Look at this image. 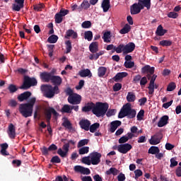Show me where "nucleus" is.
I'll use <instances>...</instances> for the list:
<instances>
[{
  "label": "nucleus",
  "instance_id": "obj_1",
  "mask_svg": "<svg viewBox=\"0 0 181 181\" xmlns=\"http://www.w3.org/2000/svg\"><path fill=\"white\" fill-rule=\"evenodd\" d=\"M62 78L58 76H52L51 78V82L52 84H54V87H52L50 85H42L41 86V90L45 92V96L47 98H52L54 97V94H59L60 92L59 90V87L62 84Z\"/></svg>",
  "mask_w": 181,
  "mask_h": 181
},
{
  "label": "nucleus",
  "instance_id": "obj_2",
  "mask_svg": "<svg viewBox=\"0 0 181 181\" xmlns=\"http://www.w3.org/2000/svg\"><path fill=\"white\" fill-rule=\"evenodd\" d=\"M36 103V98H31L28 103H23L19 105V112L25 118L32 117L33 114V106Z\"/></svg>",
  "mask_w": 181,
  "mask_h": 181
},
{
  "label": "nucleus",
  "instance_id": "obj_3",
  "mask_svg": "<svg viewBox=\"0 0 181 181\" xmlns=\"http://www.w3.org/2000/svg\"><path fill=\"white\" fill-rule=\"evenodd\" d=\"M101 162V153L93 152L88 156L82 158V163L85 165H98Z\"/></svg>",
  "mask_w": 181,
  "mask_h": 181
},
{
  "label": "nucleus",
  "instance_id": "obj_4",
  "mask_svg": "<svg viewBox=\"0 0 181 181\" xmlns=\"http://www.w3.org/2000/svg\"><path fill=\"white\" fill-rule=\"evenodd\" d=\"M135 118L136 117V111L131 107V103H127L123 105L119 113V118Z\"/></svg>",
  "mask_w": 181,
  "mask_h": 181
},
{
  "label": "nucleus",
  "instance_id": "obj_5",
  "mask_svg": "<svg viewBox=\"0 0 181 181\" xmlns=\"http://www.w3.org/2000/svg\"><path fill=\"white\" fill-rule=\"evenodd\" d=\"M108 103H96L93 104V112L96 117H104L108 111Z\"/></svg>",
  "mask_w": 181,
  "mask_h": 181
},
{
  "label": "nucleus",
  "instance_id": "obj_6",
  "mask_svg": "<svg viewBox=\"0 0 181 181\" xmlns=\"http://www.w3.org/2000/svg\"><path fill=\"white\" fill-rule=\"evenodd\" d=\"M69 96L68 97V103L69 104L77 105L81 103V95L77 93H73L71 89L68 90Z\"/></svg>",
  "mask_w": 181,
  "mask_h": 181
},
{
  "label": "nucleus",
  "instance_id": "obj_7",
  "mask_svg": "<svg viewBox=\"0 0 181 181\" xmlns=\"http://www.w3.org/2000/svg\"><path fill=\"white\" fill-rule=\"evenodd\" d=\"M36 84H37V81H36V79L30 78L29 76H25L23 84L20 88L28 90V88H30L32 86H36Z\"/></svg>",
  "mask_w": 181,
  "mask_h": 181
},
{
  "label": "nucleus",
  "instance_id": "obj_8",
  "mask_svg": "<svg viewBox=\"0 0 181 181\" xmlns=\"http://www.w3.org/2000/svg\"><path fill=\"white\" fill-rule=\"evenodd\" d=\"M69 14V10L62 8L59 13L55 15V23H62L63 22V16Z\"/></svg>",
  "mask_w": 181,
  "mask_h": 181
},
{
  "label": "nucleus",
  "instance_id": "obj_9",
  "mask_svg": "<svg viewBox=\"0 0 181 181\" xmlns=\"http://www.w3.org/2000/svg\"><path fill=\"white\" fill-rule=\"evenodd\" d=\"M132 149V146L129 144H120L117 146V151L120 153H127Z\"/></svg>",
  "mask_w": 181,
  "mask_h": 181
},
{
  "label": "nucleus",
  "instance_id": "obj_10",
  "mask_svg": "<svg viewBox=\"0 0 181 181\" xmlns=\"http://www.w3.org/2000/svg\"><path fill=\"white\" fill-rule=\"evenodd\" d=\"M144 9L139 3L134 4L130 8V12L132 15H138V13H141V11Z\"/></svg>",
  "mask_w": 181,
  "mask_h": 181
},
{
  "label": "nucleus",
  "instance_id": "obj_11",
  "mask_svg": "<svg viewBox=\"0 0 181 181\" xmlns=\"http://www.w3.org/2000/svg\"><path fill=\"white\" fill-rule=\"evenodd\" d=\"M52 114H53L54 117H57V115H59V113H57L56 110H54L53 107H47L45 109V117L47 121H50L52 118Z\"/></svg>",
  "mask_w": 181,
  "mask_h": 181
},
{
  "label": "nucleus",
  "instance_id": "obj_12",
  "mask_svg": "<svg viewBox=\"0 0 181 181\" xmlns=\"http://www.w3.org/2000/svg\"><path fill=\"white\" fill-rule=\"evenodd\" d=\"M75 172H78V173H81L82 175H90L91 171H90L89 168H84L81 165H76L74 167Z\"/></svg>",
  "mask_w": 181,
  "mask_h": 181
},
{
  "label": "nucleus",
  "instance_id": "obj_13",
  "mask_svg": "<svg viewBox=\"0 0 181 181\" xmlns=\"http://www.w3.org/2000/svg\"><path fill=\"white\" fill-rule=\"evenodd\" d=\"M168 122H169V116L164 115L160 117L157 125H158V128H162L163 127L168 125Z\"/></svg>",
  "mask_w": 181,
  "mask_h": 181
},
{
  "label": "nucleus",
  "instance_id": "obj_14",
  "mask_svg": "<svg viewBox=\"0 0 181 181\" xmlns=\"http://www.w3.org/2000/svg\"><path fill=\"white\" fill-rule=\"evenodd\" d=\"M79 124L82 129H84L85 131H89L90 125H91V123L88 119H82L80 121Z\"/></svg>",
  "mask_w": 181,
  "mask_h": 181
},
{
  "label": "nucleus",
  "instance_id": "obj_15",
  "mask_svg": "<svg viewBox=\"0 0 181 181\" xmlns=\"http://www.w3.org/2000/svg\"><path fill=\"white\" fill-rule=\"evenodd\" d=\"M133 50H135V43L129 42L127 45H124V54L132 53Z\"/></svg>",
  "mask_w": 181,
  "mask_h": 181
},
{
  "label": "nucleus",
  "instance_id": "obj_16",
  "mask_svg": "<svg viewBox=\"0 0 181 181\" xmlns=\"http://www.w3.org/2000/svg\"><path fill=\"white\" fill-rule=\"evenodd\" d=\"M138 3L143 9L144 8L151 9V0H138Z\"/></svg>",
  "mask_w": 181,
  "mask_h": 181
},
{
  "label": "nucleus",
  "instance_id": "obj_17",
  "mask_svg": "<svg viewBox=\"0 0 181 181\" xmlns=\"http://www.w3.org/2000/svg\"><path fill=\"white\" fill-rule=\"evenodd\" d=\"M77 33L73 30H68L64 36L65 39H70V37H72V39H77Z\"/></svg>",
  "mask_w": 181,
  "mask_h": 181
},
{
  "label": "nucleus",
  "instance_id": "obj_18",
  "mask_svg": "<svg viewBox=\"0 0 181 181\" xmlns=\"http://www.w3.org/2000/svg\"><path fill=\"white\" fill-rule=\"evenodd\" d=\"M149 144L151 145H158V144H160V139L159 138V134H155L152 136L151 139H149Z\"/></svg>",
  "mask_w": 181,
  "mask_h": 181
},
{
  "label": "nucleus",
  "instance_id": "obj_19",
  "mask_svg": "<svg viewBox=\"0 0 181 181\" xmlns=\"http://www.w3.org/2000/svg\"><path fill=\"white\" fill-rule=\"evenodd\" d=\"M8 134L9 136V138H11V139H13V138H15V136H16L15 126H13V124H10L8 126Z\"/></svg>",
  "mask_w": 181,
  "mask_h": 181
},
{
  "label": "nucleus",
  "instance_id": "obj_20",
  "mask_svg": "<svg viewBox=\"0 0 181 181\" xmlns=\"http://www.w3.org/2000/svg\"><path fill=\"white\" fill-rule=\"evenodd\" d=\"M141 73L153 74V73H155V67H151L149 65H146L141 69Z\"/></svg>",
  "mask_w": 181,
  "mask_h": 181
},
{
  "label": "nucleus",
  "instance_id": "obj_21",
  "mask_svg": "<svg viewBox=\"0 0 181 181\" xmlns=\"http://www.w3.org/2000/svg\"><path fill=\"white\" fill-rule=\"evenodd\" d=\"M78 74L81 77H92L93 74H91V71L90 69H82L78 72Z\"/></svg>",
  "mask_w": 181,
  "mask_h": 181
},
{
  "label": "nucleus",
  "instance_id": "obj_22",
  "mask_svg": "<svg viewBox=\"0 0 181 181\" xmlns=\"http://www.w3.org/2000/svg\"><path fill=\"white\" fill-rule=\"evenodd\" d=\"M120 125H121V121L116 120V121L112 122L110 124V132H115V131L117 130V128H118V127H120Z\"/></svg>",
  "mask_w": 181,
  "mask_h": 181
},
{
  "label": "nucleus",
  "instance_id": "obj_23",
  "mask_svg": "<svg viewBox=\"0 0 181 181\" xmlns=\"http://www.w3.org/2000/svg\"><path fill=\"white\" fill-rule=\"evenodd\" d=\"M32 95V93L29 91L24 92L23 93H21L20 95L18 97V100H19L21 102L25 101V100H28L29 97Z\"/></svg>",
  "mask_w": 181,
  "mask_h": 181
},
{
  "label": "nucleus",
  "instance_id": "obj_24",
  "mask_svg": "<svg viewBox=\"0 0 181 181\" xmlns=\"http://www.w3.org/2000/svg\"><path fill=\"white\" fill-rule=\"evenodd\" d=\"M168 30L163 29V27L162 26V25H160L158 26L156 29V35H157V36H165Z\"/></svg>",
  "mask_w": 181,
  "mask_h": 181
},
{
  "label": "nucleus",
  "instance_id": "obj_25",
  "mask_svg": "<svg viewBox=\"0 0 181 181\" xmlns=\"http://www.w3.org/2000/svg\"><path fill=\"white\" fill-rule=\"evenodd\" d=\"M40 77L42 80H44L45 82L48 83V81H52V77H53V76H52V74L44 72L40 74Z\"/></svg>",
  "mask_w": 181,
  "mask_h": 181
},
{
  "label": "nucleus",
  "instance_id": "obj_26",
  "mask_svg": "<svg viewBox=\"0 0 181 181\" xmlns=\"http://www.w3.org/2000/svg\"><path fill=\"white\" fill-rule=\"evenodd\" d=\"M119 173V170H118L115 168H110L105 172V175H107V176H110L111 175H112V176H117V175H118Z\"/></svg>",
  "mask_w": 181,
  "mask_h": 181
},
{
  "label": "nucleus",
  "instance_id": "obj_27",
  "mask_svg": "<svg viewBox=\"0 0 181 181\" xmlns=\"http://www.w3.org/2000/svg\"><path fill=\"white\" fill-rule=\"evenodd\" d=\"M128 76V73L127 72H120L116 74V76L113 78V80L115 81H119V80H122L124 77H127Z\"/></svg>",
  "mask_w": 181,
  "mask_h": 181
},
{
  "label": "nucleus",
  "instance_id": "obj_28",
  "mask_svg": "<svg viewBox=\"0 0 181 181\" xmlns=\"http://www.w3.org/2000/svg\"><path fill=\"white\" fill-rule=\"evenodd\" d=\"M89 50L91 53H96V52H98V42H92L89 45Z\"/></svg>",
  "mask_w": 181,
  "mask_h": 181
},
{
  "label": "nucleus",
  "instance_id": "obj_29",
  "mask_svg": "<svg viewBox=\"0 0 181 181\" xmlns=\"http://www.w3.org/2000/svg\"><path fill=\"white\" fill-rule=\"evenodd\" d=\"M128 103H134L136 100V96L133 92H129L127 95Z\"/></svg>",
  "mask_w": 181,
  "mask_h": 181
},
{
  "label": "nucleus",
  "instance_id": "obj_30",
  "mask_svg": "<svg viewBox=\"0 0 181 181\" xmlns=\"http://www.w3.org/2000/svg\"><path fill=\"white\" fill-rule=\"evenodd\" d=\"M103 39L104 40V42H105V43H110V42H111V32H105L103 34Z\"/></svg>",
  "mask_w": 181,
  "mask_h": 181
},
{
  "label": "nucleus",
  "instance_id": "obj_31",
  "mask_svg": "<svg viewBox=\"0 0 181 181\" xmlns=\"http://www.w3.org/2000/svg\"><path fill=\"white\" fill-rule=\"evenodd\" d=\"M115 52L116 53H124L125 54V45L120 44L117 47H115Z\"/></svg>",
  "mask_w": 181,
  "mask_h": 181
},
{
  "label": "nucleus",
  "instance_id": "obj_32",
  "mask_svg": "<svg viewBox=\"0 0 181 181\" xmlns=\"http://www.w3.org/2000/svg\"><path fill=\"white\" fill-rule=\"evenodd\" d=\"M101 6L103 12H108V9H110V0H103Z\"/></svg>",
  "mask_w": 181,
  "mask_h": 181
},
{
  "label": "nucleus",
  "instance_id": "obj_33",
  "mask_svg": "<svg viewBox=\"0 0 181 181\" xmlns=\"http://www.w3.org/2000/svg\"><path fill=\"white\" fill-rule=\"evenodd\" d=\"M172 43L173 42L170 40H163L160 41L159 45L163 47H168L169 46H172Z\"/></svg>",
  "mask_w": 181,
  "mask_h": 181
},
{
  "label": "nucleus",
  "instance_id": "obj_34",
  "mask_svg": "<svg viewBox=\"0 0 181 181\" xmlns=\"http://www.w3.org/2000/svg\"><path fill=\"white\" fill-rule=\"evenodd\" d=\"M62 112H66V114H70V112H71V111H73V107H71L69 105H64L62 110H61Z\"/></svg>",
  "mask_w": 181,
  "mask_h": 181
},
{
  "label": "nucleus",
  "instance_id": "obj_35",
  "mask_svg": "<svg viewBox=\"0 0 181 181\" xmlns=\"http://www.w3.org/2000/svg\"><path fill=\"white\" fill-rule=\"evenodd\" d=\"M107 73V69L105 66H100L98 69V75L99 77H104Z\"/></svg>",
  "mask_w": 181,
  "mask_h": 181
},
{
  "label": "nucleus",
  "instance_id": "obj_36",
  "mask_svg": "<svg viewBox=\"0 0 181 181\" xmlns=\"http://www.w3.org/2000/svg\"><path fill=\"white\" fill-rule=\"evenodd\" d=\"M130 30H131V25H129V24H126L124 26V28H122L120 30L119 33H121V35H125L128 33Z\"/></svg>",
  "mask_w": 181,
  "mask_h": 181
},
{
  "label": "nucleus",
  "instance_id": "obj_37",
  "mask_svg": "<svg viewBox=\"0 0 181 181\" xmlns=\"http://www.w3.org/2000/svg\"><path fill=\"white\" fill-rule=\"evenodd\" d=\"M93 107H94V103H89L88 105L82 108V111L83 112H88V111H91L92 110V112H93Z\"/></svg>",
  "mask_w": 181,
  "mask_h": 181
},
{
  "label": "nucleus",
  "instance_id": "obj_38",
  "mask_svg": "<svg viewBox=\"0 0 181 181\" xmlns=\"http://www.w3.org/2000/svg\"><path fill=\"white\" fill-rule=\"evenodd\" d=\"M160 150L158 147L156 146H151L148 149V153H151V155H156V153H159Z\"/></svg>",
  "mask_w": 181,
  "mask_h": 181
},
{
  "label": "nucleus",
  "instance_id": "obj_39",
  "mask_svg": "<svg viewBox=\"0 0 181 181\" xmlns=\"http://www.w3.org/2000/svg\"><path fill=\"white\" fill-rule=\"evenodd\" d=\"M148 88V94L152 95L155 93V88H158V86L155 85V83H149Z\"/></svg>",
  "mask_w": 181,
  "mask_h": 181
},
{
  "label": "nucleus",
  "instance_id": "obj_40",
  "mask_svg": "<svg viewBox=\"0 0 181 181\" xmlns=\"http://www.w3.org/2000/svg\"><path fill=\"white\" fill-rule=\"evenodd\" d=\"M98 128H100V124L98 123H94L89 127L90 132H95Z\"/></svg>",
  "mask_w": 181,
  "mask_h": 181
},
{
  "label": "nucleus",
  "instance_id": "obj_41",
  "mask_svg": "<svg viewBox=\"0 0 181 181\" xmlns=\"http://www.w3.org/2000/svg\"><path fill=\"white\" fill-rule=\"evenodd\" d=\"M62 125L65 127V128H67L68 129H70V128H71V124L70 123L69 119H67V118L63 119Z\"/></svg>",
  "mask_w": 181,
  "mask_h": 181
},
{
  "label": "nucleus",
  "instance_id": "obj_42",
  "mask_svg": "<svg viewBox=\"0 0 181 181\" xmlns=\"http://www.w3.org/2000/svg\"><path fill=\"white\" fill-rule=\"evenodd\" d=\"M85 39L88 40V42H91V40H93V32L91 31L85 32Z\"/></svg>",
  "mask_w": 181,
  "mask_h": 181
},
{
  "label": "nucleus",
  "instance_id": "obj_43",
  "mask_svg": "<svg viewBox=\"0 0 181 181\" xmlns=\"http://www.w3.org/2000/svg\"><path fill=\"white\" fill-rule=\"evenodd\" d=\"M90 151V147L85 146L79 149V155H86Z\"/></svg>",
  "mask_w": 181,
  "mask_h": 181
},
{
  "label": "nucleus",
  "instance_id": "obj_44",
  "mask_svg": "<svg viewBox=\"0 0 181 181\" xmlns=\"http://www.w3.org/2000/svg\"><path fill=\"white\" fill-rule=\"evenodd\" d=\"M22 8H23V6L18 3H15L13 4V11H16V12H19V11L22 9Z\"/></svg>",
  "mask_w": 181,
  "mask_h": 181
},
{
  "label": "nucleus",
  "instance_id": "obj_45",
  "mask_svg": "<svg viewBox=\"0 0 181 181\" xmlns=\"http://www.w3.org/2000/svg\"><path fill=\"white\" fill-rule=\"evenodd\" d=\"M58 39H59V37H57V35H53L48 38V42L49 43H56Z\"/></svg>",
  "mask_w": 181,
  "mask_h": 181
},
{
  "label": "nucleus",
  "instance_id": "obj_46",
  "mask_svg": "<svg viewBox=\"0 0 181 181\" xmlns=\"http://www.w3.org/2000/svg\"><path fill=\"white\" fill-rule=\"evenodd\" d=\"M81 8L82 9H88V8H90V3L88 2V1L87 0L83 1L81 4Z\"/></svg>",
  "mask_w": 181,
  "mask_h": 181
},
{
  "label": "nucleus",
  "instance_id": "obj_47",
  "mask_svg": "<svg viewBox=\"0 0 181 181\" xmlns=\"http://www.w3.org/2000/svg\"><path fill=\"white\" fill-rule=\"evenodd\" d=\"M134 66H135V63H134V62L126 61L124 62V66L126 67V69H132Z\"/></svg>",
  "mask_w": 181,
  "mask_h": 181
},
{
  "label": "nucleus",
  "instance_id": "obj_48",
  "mask_svg": "<svg viewBox=\"0 0 181 181\" xmlns=\"http://www.w3.org/2000/svg\"><path fill=\"white\" fill-rule=\"evenodd\" d=\"M145 114V111L144 110H141L137 114V120L142 121L144 119V115Z\"/></svg>",
  "mask_w": 181,
  "mask_h": 181
},
{
  "label": "nucleus",
  "instance_id": "obj_49",
  "mask_svg": "<svg viewBox=\"0 0 181 181\" xmlns=\"http://www.w3.org/2000/svg\"><path fill=\"white\" fill-rule=\"evenodd\" d=\"M134 179H138L139 177H141V176H142V175H144V173L142 172V170L137 169L136 170H134Z\"/></svg>",
  "mask_w": 181,
  "mask_h": 181
},
{
  "label": "nucleus",
  "instance_id": "obj_50",
  "mask_svg": "<svg viewBox=\"0 0 181 181\" xmlns=\"http://www.w3.org/2000/svg\"><path fill=\"white\" fill-rule=\"evenodd\" d=\"M179 16V14L175 11H171L168 13V17L172 19H176Z\"/></svg>",
  "mask_w": 181,
  "mask_h": 181
},
{
  "label": "nucleus",
  "instance_id": "obj_51",
  "mask_svg": "<svg viewBox=\"0 0 181 181\" xmlns=\"http://www.w3.org/2000/svg\"><path fill=\"white\" fill-rule=\"evenodd\" d=\"M87 144H88V139H82L78 143V148H81V146H84Z\"/></svg>",
  "mask_w": 181,
  "mask_h": 181
},
{
  "label": "nucleus",
  "instance_id": "obj_52",
  "mask_svg": "<svg viewBox=\"0 0 181 181\" xmlns=\"http://www.w3.org/2000/svg\"><path fill=\"white\" fill-rule=\"evenodd\" d=\"M66 47V53H70L71 52V42L68 40L65 42Z\"/></svg>",
  "mask_w": 181,
  "mask_h": 181
},
{
  "label": "nucleus",
  "instance_id": "obj_53",
  "mask_svg": "<svg viewBox=\"0 0 181 181\" xmlns=\"http://www.w3.org/2000/svg\"><path fill=\"white\" fill-rule=\"evenodd\" d=\"M82 28L84 29H88V28H91V22L90 21H85L81 25Z\"/></svg>",
  "mask_w": 181,
  "mask_h": 181
},
{
  "label": "nucleus",
  "instance_id": "obj_54",
  "mask_svg": "<svg viewBox=\"0 0 181 181\" xmlns=\"http://www.w3.org/2000/svg\"><path fill=\"white\" fill-rule=\"evenodd\" d=\"M129 138L127 136H123L119 139V144H125V142H128Z\"/></svg>",
  "mask_w": 181,
  "mask_h": 181
},
{
  "label": "nucleus",
  "instance_id": "obj_55",
  "mask_svg": "<svg viewBox=\"0 0 181 181\" xmlns=\"http://www.w3.org/2000/svg\"><path fill=\"white\" fill-rule=\"evenodd\" d=\"M175 88H176V84L175 83H170L167 88V91H173Z\"/></svg>",
  "mask_w": 181,
  "mask_h": 181
},
{
  "label": "nucleus",
  "instance_id": "obj_56",
  "mask_svg": "<svg viewBox=\"0 0 181 181\" xmlns=\"http://www.w3.org/2000/svg\"><path fill=\"white\" fill-rule=\"evenodd\" d=\"M122 88V85L121 83H115L113 86V90L114 91H119Z\"/></svg>",
  "mask_w": 181,
  "mask_h": 181
},
{
  "label": "nucleus",
  "instance_id": "obj_57",
  "mask_svg": "<svg viewBox=\"0 0 181 181\" xmlns=\"http://www.w3.org/2000/svg\"><path fill=\"white\" fill-rule=\"evenodd\" d=\"M8 90L10 93H15L16 91L18 90V88H16V86L15 85H10L8 86Z\"/></svg>",
  "mask_w": 181,
  "mask_h": 181
},
{
  "label": "nucleus",
  "instance_id": "obj_58",
  "mask_svg": "<svg viewBox=\"0 0 181 181\" xmlns=\"http://www.w3.org/2000/svg\"><path fill=\"white\" fill-rule=\"evenodd\" d=\"M115 112H117L116 110H110L107 111V112L106 113L107 117H112V115H115Z\"/></svg>",
  "mask_w": 181,
  "mask_h": 181
},
{
  "label": "nucleus",
  "instance_id": "obj_59",
  "mask_svg": "<svg viewBox=\"0 0 181 181\" xmlns=\"http://www.w3.org/2000/svg\"><path fill=\"white\" fill-rule=\"evenodd\" d=\"M170 168H174V166H177V162L176 161V158H172L170 159Z\"/></svg>",
  "mask_w": 181,
  "mask_h": 181
},
{
  "label": "nucleus",
  "instance_id": "obj_60",
  "mask_svg": "<svg viewBox=\"0 0 181 181\" xmlns=\"http://www.w3.org/2000/svg\"><path fill=\"white\" fill-rule=\"evenodd\" d=\"M84 87V81L81 80L78 85L76 86V90H81Z\"/></svg>",
  "mask_w": 181,
  "mask_h": 181
},
{
  "label": "nucleus",
  "instance_id": "obj_61",
  "mask_svg": "<svg viewBox=\"0 0 181 181\" xmlns=\"http://www.w3.org/2000/svg\"><path fill=\"white\" fill-rule=\"evenodd\" d=\"M125 174L121 173L119 174V175L117 176V180L118 181H125Z\"/></svg>",
  "mask_w": 181,
  "mask_h": 181
},
{
  "label": "nucleus",
  "instance_id": "obj_62",
  "mask_svg": "<svg viewBox=\"0 0 181 181\" xmlns=\"http://www.w3.org/2000/svg\"><path fill=\"white\" fill-rule=\"evenodd\" d=\"M58 154H59L60 156H62V158H64V156H66V155H67V152L66 151H64L62 150V148H59L58 151H57Z\"/></svg>",
  "mask_w": 181,
  "mask_h": 181
},
{
  "label": "nucleus",
  "instance_id": "obj_63",
  "mask_svg": "<svg viewBox=\"0 0 181 181\" xmlns=\"http://www.w3.org/2000/svg\"><path fill=\"white\" fill-rule=\"evenodd\" d=\"M146 83H148V78L146 77H143L141 79H140L141 86H145Z\"/></svg>",
  "mask_w": 181,
  "mask_h": 181
},
{
  "label": "nucleus",
  "instance_id": "obj_64",
  "mask_svg": "<svg viewBox=\"0 0 181 181\" xmlns=\"http://www.w3.org/2000/svg\"><path fill=\"white\" fill-rule=\"evenodd\" d=\"M82 181H93V179L90 176H84L81 177Z\"/></svg>",
  "mask_w": 181,
  "mask_h": 181
}]
</instances>
